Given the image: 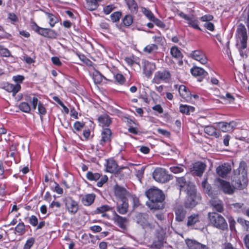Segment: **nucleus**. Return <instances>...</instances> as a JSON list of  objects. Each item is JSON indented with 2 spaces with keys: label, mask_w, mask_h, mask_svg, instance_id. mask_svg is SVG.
Returning <instances> with one entry per match:
<instances>
[{
  "label": "nucleus",
  "mask_w": 249,
  "mask_h": 249,
  "mask_svg": "<svg viewBox=\"0 0 249 249\" xmlns=\"http://www.w3.org/2000/svg\"><path fill=\"white\" fill-rule=\"evenodd\" d=\"M145 195L149 200L146 205L150 209L160 210L164 208L165 196L161 190L153 187L145 191Z\"/></svg>",
  "instance_id": "1"
},
{
  "label": "nucleus",
  "mask_w": 249,
  "mask_h": 249,
  "mask_svg": "<svg viewBox=\"0 0 249 249\" xmlns=\"http://www.w3.org/2000/svg\"><path fill=\"white\" fill-rule=\"evenodd\" d=\"M177 183L180 187V191L187 193L189 195L187 199L190 202L189 207H193L197 203L198 196L196 195L195 186L191 182H188L184 177L177 178Z\"/></svg>",
  "instance_id": "2"
},
{
  "label": "nucleus",
  "mask_w": 249,
  "mask_h": 249,
  "mask_svg": "<svg viewBox=\"0 0 249 249\" xmlns=\"http://www.w3.org/2000/svg\"><path fill=\"white\" fill-rule=\"evenodd\" d=\"M208 218L211 223L217 228L225 230L227 228V223L224 218L216 213H209Z\"/></svg>",
  "instance_id": "3"
},
{
  "label": "nucleus",
  "mask_w": 249,
  "mask_h": 249,
  "mask_svg": "<svg viewBox=\"0 0 249 249\" xmlns=\"http://www.w3.org/2000/svg\"><path fill=\"white\" fill-rule=\"evenodd\" d=\"M232 180L236 188L242 189L248 185V176L244 173L234 171Z\"/></svg>",
  "instance_id": "4"
},
{
  "label": "nucleus",
  "mask_w": 249,
  "mask_h": 249,
  "mask_svg": "<svg viewBox=\"0 0 249 249\" xmlns=\"http://www.w3.org/2000/svg\"><path fill=\"white\" fill-rule=\"evenodd\" d=\"M153 178L155 181L160 183L166 182L171 179V176L161 168H157L154 171Z\"/></svg>",
  "instance_id": "5"
},
{
  "label": "nucleus",
  "mask_w": 249,
  "mask_h": 249,
  "mask_svg": "<svg viewBox=\"0 0 249 249\" xmlns=\"http://www.w3.org/2000/svg\"><path fill=\"white\" fill-rule=\"evenodd\" d=\"M136 218L137 223L141 225L143 229L151 230L154 228V225L150 223L148 214L139 213L136 215Z\"/></svg>",
  "instance_id": "6"
},
{
  "label": "nucleus",
  "mask_w": 249,
  "mask_h": 249,
  "mask_svg": "<svg viewBox=\"0 0 249 249\" xmlns=\"http://www.w3.org/2000/svg\"><path fill=\"white\" fill-rule=\"evenodd\" d=\"M65 205L68 212L72 214H75L78 210V204L71 197H67L65 198Z\"/></svg>",
  "instance_id": "7"
},
{
  "label": "nucleus",
  "mask_w": 249,
  "mask_h": 249,
  "mask_svg": "<svg viewBox=\"0 0 249 249\" xmlns=\"http://www.w3.org/2000/svg\"><path fill=\"white\" fill-rule=\"evenodd\" d=\"M170 76L171 74L169 71L166 70L158 71L155 73L152 82L156 84H160L162 81H165L169 79Z\"/></svg>",
  "instance_id": "8"
},
{
  "label": "nucleus",
  "mask_w": 249,
  "mask_h": 249,
  "mask_svg": "<svg viewBox=\"0 0 249 249\" xmlns=\"http://www.w3.org/2000/svg\"><path fill=\"white\" fill-rule=\"evenodd\" d=\"M117 166V164L114 160L110 159L107 160L106 169L107 172L120 174L122 169H125L128 171V169L125 167H123L118 169Z\"/></svg>",
  "instance_id": "9"
},
{
  "label": "nucleus",
  "mask_w": 249,
  "mask_h": 249,
  "mask_svg": "<svg viewBox=\"0 0 249 249\" xmlns=\"http://www.w3.org/2000/svg\"><path fill=\"white\" fill-rule=\"evenodd\" d=\"M114 193L115 196L121 200H127V197L129 196V193L124 187L116 184L114 186Z\"/></svg>",
  "instance_id": "10"
},
{
  "label": "nucleus",
  "mask_w": 249,
  "mask_h": 249,
  "mask_svg": "<svg viewBox=\"0 0 249 249\" xmlns=\"http://www.w3.org/2000/svg\"><path fill=\"white\" fill-rule=\"evenodd\" d=\"M112 220L121 229L124 230L126 229V224L128 222L127 218L120 216L115 212Z\"/></svg>",
  "instance_id": "11"
},
{
  "label": "nucleus",
  "mask_w": 249,
  "mask_h": 249,
  "mask_svg": "<svg viewBox=\"0 0 249 249\" xmlns=\"http://www.w3.org/2000/svg\"><path fill=\"white\" fill-rule=\"evenodd\" d=\"M231 170V165L228 163H224L216 168V172L219 176L225 178L230 173Z\"/></svg>",
  "instance_id": "12"
},
{
  "label": "nucleus",
  "mask_w": 249,
  "mask_h": 249,
  "mask_svg": "<svg viewBox=\"0 0 249 249\" xmlns=\"http://www.w3.org/2000/svg\"><path fill=\"white\" fill-rule=\"evenodd\" d=\"M219 188L225 193L231 195L233 193L235 187L226 181L219 179Z\"/></svg>",
  "instance_id": "13"
},
{
  "label": "nucleus",
  "mask_w": 249,
  "mask_h": 249,
  "mask_svg": "<svg viewBox=\"0 0 249 249\" xmlns=\"http://www.w3.org/2000/svg\"><path fill=\"white\" fill-rule=\"evenodd\" d=\"M143 71L145 76L149 78L156 69L155 64L147 61L143 62Z\"/></svg>",
  "instance_id": "14"
},
{
  "label": "nucleus",
  "mask_w": 249,
  "mask_h": 249,
  "mask_svg": "<svg viewBox=\"0 0 249 249\" xmlns=\"http://www.w3.org/2000/svg\"><path fill=\"white\" fill-rule=\"evenodd\" d=\"M191 57L199 61L202 64H206L207 63V59L204 53L201 50H196L193 51L191 53Z\"/></svg>",
  "instance_id": "15"
},
{
  "label": "nucleus",
  "mask_w": 249,
  "mask_h": 249,
  "mask_svg": "<svg viewBox=\"0 0 249 249\" xmlns=\"http://www.w3.org/2000/svg\"><path fill=\"white\" fill-rule=\"evenodd\" d=\"M178 92L180 96L187 102L191 99L192 95L190 91L184 85H181L178 88Z\"/></svg>",
  "instance_id": "16"
},
{
  "label": "nucleus",
  "mask_w": 249,
  "mask_h": 249,
  "mask_svg": "<svg viewBox=\"0 0 249 249\" xmlns=\"http://www.w3.org/2000/svg\"><path fill=\"white\" fill-rule=\"evenodd\" d=\"M95 198V195L94 194H89L81 196V200L82 204L84 206H90L94 202Z\"/></svg>",
  "instance_id": "17"
},
{
  "label": "nucleus",
  "mask_w": 249,
  "mask_h": 249,
  "mask_svg": "<svg viewBox=\"0 0 249 249\" xmlns=\"http://www.w3.org/2000/svg\"><path fill=\"white\" fill-rule=\"evenodd\" d=\"M206 168V165L201 162H196L193 164V170L197 176H202Z\"/></svg>",
  "instance_id": "18"
},
{
  "label": "nucleus",
  "mask_w": 249,
  "mask_h": 249,
  "mask_svg": "<svg viewBox=\"0 0 249 249\" xmlns=\"http://www.w3.org/2000/svg\"><path fill=\"white\" fill-rule=\"evenodd\" d=\"M176 219L178 221H182L185 217L186 212L182 206L177 207L175 210Z\"/></svg>",
  "instance_id": "19"
},
{
  "label": "nucleus",
  "mask_w": 249,
  "mask_h": 249,
  "mask_svg": "<svg viewBox=\"0 0 249 249\" xmlns=\"http://www.w3.org/2000/svg\"><path fill=\"white\" fill-rule=\"evenodd\" d=\"M211 204L213 208L217 212H221L223 210V206L222 201L216 197H214L213 196V197H211Z\"/></svg>",
  "instance_id": "20"
},
{
  "label": "nucleus",
  "mask_w": 249,
  "mask_h": 249,
  "mask_svg": "<svg viewBox=\"0 0 249 249\" xmlns=\"http://www.w3.org/2000/svg\"><path fill=\"white\" fill-rule=\"evenodd\" d=\"M187 244L189 249H209L207 246L193 240H189Z\"/></svg>",
  "instance_id": "21"
},
{
  "label": "nucleus",
  "mask_w": 249,
  "mask_h": 249,
  "mask_svg": "<svg viewBox=\"0 0 249 249\" xmlns=\"http://www.w3.org/2000/svg\"><path fill=\"white\" fill-rule=\"evenodd\" d=\"M21 87L18 84L14 85L11 84L7 83L4 87V89L8 92H12L13 93V96H15L16 93L19 91Z\"/></svg>",
  "instance_id": "22"
},
{
  "label": "nucleus",
  "mask_w": 249,
  "mask_h": 249,
  "mask_svg": "<svg viewBox=\"0 0 249 249\" xmlns=\"http://www.w3.org/2000/svg\"><path fill=\"white\" fill-rule=\"evenodd\" d=\"M200 221V216L198 213H193L188 217L187 225L194 226L195 224Z\"/></svg>",
  "instance_id": "23"
},
{
  "label": "nucleus",
  "mask_w": 249,
  "mask_h": 249,
  "mask_svg": "<svg viewBox=\"0 0 249 249\" xmlns=\"http://www.w3.org/2000/svg\"><path fill=\"white\" fill-rule=\"evenodd\" d=\"M121 203H118L117 206V212L122 214L126 213L128 210V204L127 200H121Z\"/></svg>",
  "instance_id": "24"
},
{
  "label": "nucleus",
  "mask_w": 249,
  "mask_h": 249,
  "mask_svg": "<svg viewBox=\"0 0 249 249\" xmlns=\"http://www.w3.org/2000/svg\"><path fill=\"white\" fill-rule=\"evenodd\" d=\"M100 124L103 127L108 126L111 123V119L107 114H103L98 119Z\"/></svg>",
  "instance_id": "25"
},
{
  "label": "nucleus",
  "mask_w": 249,
  "mask_h": 249,
  "mask_svg": "<svg viewBox=\"0 0 249 249\" xmlns=\"http://www.w3.org/2000/svg\"><path fill=\"white\" fill-rule=\"evenodd\" d=\"M111 136V131L109 128L103 129L102 132V138L101 139V144L110 141Z\"/></svg>",
  "instance_id": "26"
},
{
  "label": "nucleus",
  "mask_w": 249,
  "mask_h": 249,
  "mask_svg": "<svg viewBox=\"0 0 249 249\" xmlns=\"http://www.w3.org/2000/svg\"><path fill=\"white\" fill-rule=\"evenodd\" d=\"M192 74L195 76L204 77L207 75V72L202 68L198 67H194L191 70Z\"/></svg>",
  "instance_id": "27"
},
{
  "label": "nucleus",
  "mask_w": 249,
  "mask_h": 249,
  "mask_svg": "<svg viewBox=\"0 0 249 249\" xmlns=\"http://www.w3.org/2000/svg\"><path fill=\"white\" fill-rule=\"evenodd\" d=\"M32 28L38 34L45 37L48 36V34H47L48 32H50L49 29L41 28L39 27L35 22L32 23Z\"/></svg>",
  "instance_id": "28"
},
{
  "label": "nucleus",
  "mask_w": 249,
  "mask_h": 249,
  "mask_svg": "<svg viewBox=\"0 0 249 249\" xmlns=\"http://www.w3.org/2000/svg\"><path fill=\"white\" fill-rule=\"evenodd\" d=\"M204 132L209 135L214 136L215 138L219 137V133L216 130V128L213 126H206L204 128Z\"/></svg>",
  "instance_id": "29"
},
{
  "label": "nucleus",
  "mask_w": 249,
  "mask_h": 249,
  "mask_svg": "<svg viewBox=\"0 0 249 249\" xmlns=\"http://www.w3.org/2000/svg\"><path fill=\"white\" fill-rule=\"evenodd\" d=\"M202 186L205 193L208 194L210 197H213V195L211 190V186L208 183L207 179L202 182Z\"/></svg>",
  "instance_id": "30"
},
{
  "label": "nucleus",
  "mask_w": 249,
  "mask_h": 249,
  "mask_svg": "<svg viewBox=\"0 0 249 249\" xmlns=\"http://www.w3.org/2000/svg\"><path fill=\"white\" fill-rule=\"evenodd\" d=\"M187 21V24L189 26L195 29L200 30V28L198 26V21L197 19L193 17H189Z\"/></svg>",
  "instance_id": "31"
},
{
  "label": "nucleus",
  "mask_w": 249,
  "mask_h": 249,
  "mask_svg": "<svg viewBox=\"0 0 249 249\" xmlns=\"http://www.w3.org/2000/svg\"><path fill=\"white\" fill-rule=\"evenodd\" d=\"M179 110L181 113L188 115L190 112H193L194 111L195 107L188 105H181L179 107Z\"/></svg>",
  "instance_id": "32"
},
{
  "label": "nucleus",
  "mask_w": 249,
  "mask_h": 249,
  "mask_svg": "<svg viewBox=\"0 0 249 249\" xmlns=\"http://www.w3.org/2000/svg\"><path fill=\"white\" fill-rule=\"evenodd\" d=\"M239 36L242 37V39L247 38V31L245 27L242 24L239 25L237 31Z\"/></svg>",
  "instance_id": "33"
},
{
  "label": "nucleus",
  "mask_w": 249,
  "mask_h": 249,
  "mask_svg": "<svg viewBox=\"0 0 249 249\" xmlns=\"http://www.w3.org/2000/svg\"><path fill=\"white\" fill-rule=\"evenodd\" d=\"M127 4L132 13L137 12L138 6L134 0H127Z\"/></svg>",
  "instance_id": "34"
},
{
  "label": "nucleus",
  "mask_w": 249,
  "mask_h": 249,
  "mask_svg": "<svg viewBox=\"0 0 249 249\" xmlns=\"http://www.w3.org/2000/svg\"><path fill=\"white\" fill-rule=\"evenodd\" d=\"M93 79L95 84L100 83L103 78V76L98 71H95L93 73Z\"/></svg>",
  "instance_id": "35"
},
{
  "label": "nucleus",
  "mask_w": 249,
  "mask_h": 249,
  "mask_svg": "<svg viewBox=\"0 0 249 249\" xmlns=\"http://www.w3.org/2000/svg\"><path fill=\"white\" fill-rule=\"evenodd\" d=\"M217 126L223 132L230 131V127L228 123L227 122H219L217 123Z\"/></svg>",
  "instance_id": "36"
},
{
  "label": "nucleus",
  "mask_w": 249,
  "mask_h": 249,
  "mask_svg": "<svg viewBox=\"0 0 249 249\" xmlns=\"http://www.w3.org/2000/svg\"><path fill=\"white\" fill-rule=\"evenodd\" d=\"M87 178L89 180L96 181L100 178V175L98 173H93L91 172H88L87 173Z\"/></svg>",
  "instance_id": "37"
},
{
  "label": "nucleus",
  "mask_w": 249,
  "mask_h": 249,
  "mask_svg": "<svg viewBox=\"0 0 249 249\" xmlns=\"http://www.w3.org/2000/svg\"><path fill=\"white\" fill-rule=\"evenodd\" d=\"M86 6L89 10L93 11L97 8L98 4L91 0H88L86 1Z\"/></svg>",
  "instance_id": "38"
},
{
  "label": "nucleus",
  "mask_w": 249,
  "mask_h": 249,
  "mask_svg": "<svg viewBox=\"0 0 249 249\" xmlns=\"http://www.w3.org/2000/svg\"><path fill=\"white\" fill-rule=\"evenodd\" d=\"M244 204L242 203H235L230 205L231 208L235 212L242 211L243 208Z\"/></svg>",
  "instance_id": "39"
},
{
  "label": "nucleus",
  "mask_w": 249,
  "mask_h": 249,
  "mask_svg": "<svg viewBox=\"0 0 249 249\" xmlns=\"http://www.w3.org/2000/svg\"><path fill=\"white\" fill-rule=\"evenodd\" d=\"M19 108L23 112L29 113L31 110V107L28 103L22 102L19 105Z\"/></svg>",
  "instance_id": "40"
},
{
  "label": "nucleus",
  "mask_w": 249,
  "mask_h": 249,
  "mask_svg": "<svg viewBox=\"0 0 249 249\" xmlns=\"http://www.w3.org/2000/svg\"><path fill=\"white\" fill-rule=\"evenodd\" d=\"M109 210V207L107 205H103L97 208L96 212L97 213H102V216L105 217L107 215L105 213L106 211Z\"/></svg>",
  "instance_id": "41"
},
{
  "label": "nucleus",
  "mask_w": 249,
  "mask_h": 249,
  "mask_svg": "<svg viewBox=\"0 0 249 249\" xmlns=\"http://www.w3.org/2000/svg\"><path fill=\"white\" fill-rule=\"evenodd\" d=\"M171 53L172 55L175 58H181V53L178 48L176 47H174L171 48Z\"/></svg>",
  "instance_id": "42"
},
{
  "label": "nucleus",
  "mask_w": 249,
  "mask_h": 249,
  "mask_svg": "<svg viewBox=\"0 0 249 249\" xmlns=\"http://www.w3.org/2000/svg\"><path fill=\"white\" fill-rule=\"evenodd\" d=\"M184 166L182 165H179L176 166H173L170 168V171L174 174H178L184 171Z\"/></svg>",
  "instance_id": "43"
},
{
  "label": "nucleus",
  "mask_w": 249,
  "mask_h": 249,
  "mask_svg": "<svg viewBox=\"0 0 249 249\" xmlns=\"http://www.w3.org/2000/svg\"><path fill=\"white\" fill-rule=\"evenodd\" d=\"M247 166L246 163L245 161H242L240 163L238 170H234V171H237L240 173H244L246 174H247Z\"/></svg>",
  "instance_id": "44"
},
{
  "label": "nucleus",
  "mask_w": 249,
  "mask_h": 249,
  "mask_svg": "<svg viewBox=\"0 0 249 249\" xmlns=\"http://www.w3.org/2000/svg\"><path fill=\"white\" fill-rule=\"evenodd\" d=\"M165 236V232L162 229L158 231L156 233V236L160 243L163 241Z\"/></svg>",
  "instance_id": "45"
},
{
  "label": "nucleus",
  "mask_w": 249,
  "mask_h": 249,
  "mask_svg": "<svg viewBox=\"0 0 249 249\" xmlns=\"http://www.w3.org/2000/svg\"><path fill=\"white\" fill-rule=\"evenodd\" d=\"M46 14L49 19V23L50 26L51 27H53L57 22L56 18L51 13H47Z\"/></svg>",
  "instance_id": "46"
},
{
  "label": "nucleus",
  "mask_w": 249,
  "mask_h": 249,
  "mask_svg": "<svg viewBox=\"0 0 249 249\" xmlns=\"http://www.w3.org/2000/svg\"><path fill=\"white\" fill-rule=\"evenodd\" d=\"M53 99L63 107V109L66 113H69V109L66 106L64 105L63 102L59 99V98L58 97L54 96L53 97Z\"/></svg>",
  "instance_id": "47"
},
{
  "label": "nucleus",
  "mask_w": 249,
  "mask_h": 249,
  "mask_svg": "<svg viewBox=\"0 0 249 249\" xmlns=\"http://www.w3.org/2000/svg\"><path fill=\"white\" fill-rule=\"evenodd\" d=\"M133 22V18L130 15H126L123 18V23L124 25L128 26Z\"/></svg>",
  "instance_id": "48"
},
{
  "label": "nucleus",
  "mask_w": 249,
  "mask_h": 249,
  "mask_svg": "<svg viewBox=\"0 0 249 249\" xmlns=\"http://www.w3.org/2000/svg\"><path fill=\"white\" fill-rule=\"evenodd\" d=\"M121 16L122 14L121 12H116L111 15L110 18L113 22H116L119 21Z\"/></svg>",
  "instance_id": "49"
},
{
  "label": "nucleus",
  "mask_w": 249,
  "mask_h": 249,
  "mask_svg": "<svg viewBox=\"0 0 249 249\" xmlns=\"http://www.w3.org/2000/svg\"><path fill=\"white\" fill-rule=\"evenodd\" d=\"M157 49L158 46L156 45L151 44L146 46L144 49V51L148 52V53H151L154 51H156Z\"/></svg>",
  "instance_id": "50"
},
{
  "label": "nucleus",
  "mask_w": 249,
  "mask_h": 249,
  "mask_svg": "<svg viewBox=\"0 0 249 249\" xmlns=\"http://www.w3.org/2000/svg\"><path fill=\"white\" fill-rule=\"evenodd\" d=\"M34 243L35 239L34 238L28 239L24 246L23 249H30Z\"/></svg>",
  "instance_id": "51"
},
{
  "label": "nucleus",
  "mask_w": 249,
  "mask_h": 249,
  "mask_svg": "<svg viewBox=\"0 0 249 249\" xmlns=\"http://www.w3.org/2000/svg\"><path fill=\"white\" fill-rule=\"evenodd\" d=\"M15 231L19 233L22 234L25 231V225L23 223H19L15 228Z\"/></svg>",
  "instance_id": "52"
},
{
  "label": "nucleus",
  "mask_w": 249,
  "mask_h": 249,
  "mask_svg": "<svg viewBox=\"0 0 249 249\" xmlns=\"http://www.w3.org/2000/svg\"><path fill=\"white\" fill-rule=\"evenodd\" d=\"M142 12L144 15L150 20H151L154 17L153 14L150 10L145 8L142 9Z\"/></svg>",
  "instance_id": "53"
},
{
  "label": "nucleus",
  "mask_w": 249,
  "mask_h": 249,
  "mask_svg": "<svg viewBox=\"0 0 249 249\" xmlns=\"http://www.w3.org/2000/svg\"><path fill=\"white\" fill-rule=\"evenodd\" d=\"M84 123L77 121L74 124L73 127L75 130L79 131L84 127Z\"/></svg>",
  "instance_id": "54"
},
{
  "label": "nucleus",
  "mask_w": 249,
  "mask_h": 249,
  "mask_svg": "<svg viewBox=\"0 0 249 249\" xmlns=\"http://www.w3.org/2000/svg\"><path fill=\"white\" fill-rule=\"evenodd\" d=\"M0 54L3 56L8 57L10 56V53L7 49L0 46Z\"/></svg>",
  "instance_id": "55"
},
{
  "label": "nucleus",
  "mask_w": 249,
  "mask_h": 249,
  "mask_svg": "<svg viewBox=\"0 0 249 249\" xmlns=\"http://www.w3.org/2000/svg\"><path fill=\"white\" fill-rule=\"evenodd\" d=\"M115 79L118 83L120 84H123L125 81L124 76L121 74H117L115 76Z\"/></svg>",
  "instance_id": "56"
},
{
  "label": "nucleus",
  "mask_w": 249,
  "mask_h": 249,
  "mask_svg": "<svg viewBox=\"0 0 249 249\" xmlns=\"http://www.w3.org/2000/svg\"><path fill=\"white\" fill-rule=\"evenodd\" d=\"M151 21H153L156 25H157L159 27L163 28L165 26V24L161 21H160L157 18H155V17L151 20Z\"/></svg>",
  "instance_id": "57"
},
{
  "label": "nucleus",
  "mask_w": 249,
  "mask_h": 249,
  "mask_svg": "<svg viewBox=\"0 0 249 249\" xmlns=\"http://www.w3.org/2000/svg\"><path fill=\"white\" fill-rule=\"evenodd\" d=\"M38 113L41 115H44L46 113V109L43 105L41 103H38Z\"/></svg>",
  "instance_id": "58"
},
{
  "label": "nucleus",
  "mask_w": 249,
  "mask_h": 249,
  "mask_svg": "<svg viewBox=\"0 0 249 249\" xmlns=\"http://www.w3.org/2000/svg\"><path fill=\"white\" fill-rule=\"evenodd\" d=\"M30 223L33 226H36L38 224V220L35 215H32L30 217L29 220Z\"/></svg>",
  "instance_id": "59"
},
{
  "label": "nucleus",
  "mask_w": 249,
  "mask_h": 249,
  "mask_svg": "<svg viewBox=\"0 0 249 249\" xmlns=\"http://www.w3.org/2000/svg\"><path fill=\"white\" fill-rule=\"evenodd\" d=\"M114 8L113 5H109L104 8V11L106 14L108 15L112 11Z\"/></svg>",
  "instance_id": "60"
},
{
  "label": "nucleus",
  "mask_w": 249,
  "mask_h": 249,
  "mask_svg": "<svg viewBox=\"0 0 249 249\" xmlns=\"http://www.w3.org/2000/svg\"><path fill=\"white\" fill-rule=\"evenodd\" d=\"M213 19V16L211 15H206L201 17L200 19L202 21L209 22Z\"/></svg>",
  "instance_id": "61"
},
{
  "label": "nucleus",
  "mask_w": 249,
  "mask_h": 249,
  "mask_svg": "<svg viewBox=\"0 0 249 249\" xmlns=\"http://www.w3.org/2000/svg\"><path fill=\"white\" fill-rule=\"evenodd\" d=\"M204 26L208 30L213 31L214 29V25L213 23L210 22H206L204 23Z\"/></svg>",
  "instance_id": "62"
},
{
  "label": "nucleus",
  "mask_w": 249,
  "mask_h": 249,
  "mask_svg": "<svg viewBox=\"0 0 249 249\" xmlns=\"http://www.w3.org/2000/svg\"><path fill=\"white\" fill-rule=\"evenodd\" d=\"M52 61L53 63L56 66H60L61 65L62 63L60 61V59L58 57L54 56L52 57L51 58Z\"/></svg>",
  "instance_id": "63"
},
{
  "label": "nucleus",
  "mask_w": 249,
  "mask_h": 249,
  "mask_svg": "<svg viewBox=\"0 0 249 249\" xmlns=\"http://www.w3.org/2000/svg\"><path fill=\"white\" fill-rule=\"evenodd\" d=\"M144 168L142 167L141 169L136 170V176L140 180L144 174Z\"/></svg>",
  "instance_id": "64"
}]
</instances>
